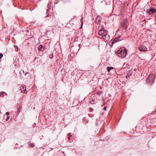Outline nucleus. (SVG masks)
Segmentation results:
<instances>
[{
  "label": "nucleus",
  "instance_id": "nucleus-1",
  "mask_svg": "<svg viewBox=\"0 0 156 156\" xmlns=\"http://www.w3.org/2000/svg\"><path fill=\"white\" fill-rule=\"evenodd\" d=\"M115 53L119 57L124 58L126 55L127 50L124 48H119Z\"/></svg>",
  "mask_w": 156,
  "mask_h": 156
},
{
  "label": "nucleus",
  "instance_id": "nucleus-2",
  "mask_svg": "<svg viewBox=\"0 0 156 156\" xmlns=\"http://www.w3.org/2000/svg\"><path fill=\"white\" fill-rule=\"evenodd\" d=\"M154 77L155 75L154 74H150L146 79V82L148 83H152L154 81Z\"/></svg>",
  "mask_w": 156,
  "mask_h": 156
},
{
  "label": "nucleus",
  "instance_id": "nucleus-3",
  "mask_svg": "<svg viewBox=\"0 0 156 156\" xmlns=\"http://www.w3.org/2000/svg\"><path fill=\"white\" fill-rule=\"evenodd\" d=\"M98 34L101 36L103 39L106 38V36L107 34V32L103 30H101L98 32Z\"/></svg>",
  "mask_w": 156,
  "mask_h": 156
},
{
  "label": "nucleus",
  "instance_id": "nucleus-4",
  "mask_svg": "<svg viewBox=\"0 0 156 156\" xmlns=\"http://www.w3.org/2000/svg\"><path fill=\"white\" fill-rule=\"evenodd\" d=\"M147 12L149 13V15H153L156 12V9L154 8H152L149 10H147Z\"/></svg>",
  "mask_w": 156,
  "mask_h": 156
},
{
  "label": "nucleus",
  "instance_id": "nucleus-5",
  "mask_svg": "<svg viewBox=\"0 0 156 156\" xmlns=\"http://www.w3.org/2000/svg\"><path fill=\"white\" fill-rule=\"evenodd\" d=\"M127 20L126 19H124L123 21L122 22L121 26L123 27L124 28L126 29L127 27Z\"/></svg>",
  "mask_w": 156,
  "mask_h": 156
},
{
  "label": "nucleus",
  "instance_id": "nucleus-6",
  "mask_svg": "<svg viewBox=\"0 0 156 156\" xmlns=\"http://www.w3.org/2000/svg\"><path fill=\"white\" fill-rule=\"evenodd\" d=\"M138 49L140 51H147V48L145 46L142 45L141 46L138 47Z\"/></svg>",
  "mask_w": 156,
  "mask_h": 156
},
{
  "label": "nucleus",
  "instance_id": "nucleus-7",
  "mask_svg": "<svg viewBox=\"0 0 156 156\" xmlns=\"http://www.w3.org/2000/svg\"><path fill=\"white\" fill-rule=\"evenodd\" d=\"M120 37H118L115 38H114V40L112 42H110L109 43V45H112L113 43H115V42H117L119 41V39L120 38Z\"/></svg>",
  "mask_w": 156,
  "mask_h": 156
},
{
  "label": "nucleus",
  "instance_id": "nucleus-8",
  "mask_svg": "<svg viewBox=\"0 0 156 156\" xmlns=\"http://www.w3.org/2000/svg\"><path fill=\"white\" fill-rule=\"evenodd\" d=\"M97 99L94 97L91 98L90 101V103L91 104H94L97 103Z\"/></svg>",
  "mask_w": 156,
  "mask_h": 156
},
{
  "label": "nucleus",
  "instance_id": "nucleus-9",
  "mask_svg": "<svg viewBox=\"0 0 156 156\" xmlns=\"http://www.w3.org/2000/svg\"><path fill=\"white\" fill-rule=\"evenodd\" d=\"M26 86L25 85H23L20 87V90H21L22 92H23V93H27V92H25V91L26 90Z\"/></svg>",
  "mask_w": 156,
  "mask_h": 156
},
{
  "label": "nucleus",
  "instance_id": "nucleus-10",
  "mask_svg": "<svg viewBox=\"0 0 156 156\" xmlns=\"http://www.w3.org/2000/svg\"><path fill=\"white\" fill-rule=\"evenodd\" d=\"M5 94L6 95H7V94L5 92H3V91H2L0 92V97H4V95H3V94Z\"/></svg>",
  "mask_w": 156,
  "mask_h": 156
},
{
  "label": "nucleus",
  "instance_id": "nucleus-11",
  "mask_svg": "<svg viewBox=\"0 0 156 156\" xmlns=\"http://www.w3.org/2000/svg\"><path fill=\"white\" fill-rule=\"evenodd\" d=\"M111 70H112L113 71H115V70L114 68L113 67H108V72H109Z\"/></svg>",
  "mask_w": 156,
  "mask_h": 156
},
{
  "label": "nucleus",
  "instance_id": "nucleus-12",
  "mask_svg": "<svg viewBox=\"0 0 156 156\" xmlns=\"http://www.w3.org/2000/svg\"><path fill=\"white\" fill-rule=\"evenodd\" d=\"M42 48H43V46H42V45H39V46L38 48V50L40 51H42Z\"/></svg>",
  "mask_w": 156,
  "mask_h": 156
},
{
  "label": "nucleus",
  "instance_id": "nucleus-13",
  "mask_svg": "<svg viewBox=\"0 0 156 156\" xmlns=\"http://www.w3.org/2000/svg\"><path fill=\"white\" fill-rule=\"evenodd\" d=\"M49 8L48 7V9L47 10V13L48 14V15L47 16H45L46 17H47L48 16V14H49V12H50L49 10Z\"/></svg>",
  "mask_w": 156,
  "mask_h": 156
},
{
  "label": "nucleus",
  "instance_id": "nucleus-14",
  "mask_svg": "<svg viewBox=\"0 0 156 156\" xmlns=\"http://www.w3.org/2000/svg\"><path fill=\"white\" fill-rule=\"evenodd\" d=\"M30 146L31 147H34V144L33 143H30Z\"/></svg>",
  "mask_w": 156,
  "mask_h": 156
},
{
  "label": "nucleus",
  "instance_id": "nucleus-15",
  "mask_svg": "<svg viewBox=\"0 0 156 156\" xmlns=\"http://www.w3.org/2000/svg\"><path fill=\"white\" fill-rule=\"evenodd\" d=\"M101 91H98L97 92V94H98L99 96H100L101 95Z\"/></svg>",
  "mask_w": 156,
  "mask_h": 156
},
{
  "label": "nucleus",
  "instance_id": "nucleus-16",
  "mask_svg": "<svg viewBox=\"0 0 156 156\" xmlns=\"http://www.w3.org/2000/svg\"><path fill=\"white\" fill-rule=\"evenodd\" d=\"M101 21L100 19L99 18H97L96 19V21L98 22L99 23Z\"/></svg>",
  "mask_w": 156,
  "mask_h": 156
},
{
  "label": "nucleus",
  "instance_id": "nucleus-17",
  "mask_svg": "<svg viewBox=\"0 0 156 156\" xmlns=\"http://www.w3.org/2000/svg\"><path fill=\"white\" fill-rule=\"evenodd\" d=\"M14 46L15 50L16 51H17L18 50V47L17 46H16L15 45H14Z\"/></svg>",
  "mask_w": 156,
  "mask_h": 156
},
{
  "label": "nucleus",
  "instance_id": "nucleus-18",
  "mask_svg": "<svg viewBox=\"0 0 156 156\" xmlns=\"http://www.w3.org/2000/svg\"><path fill=\"white\" fill-rule=\"evenodd\" d=\"M3 56V54L2 53H1L0 54V59H1L2 57Z\"/></svg>",
  "mask_w": 156,
  "mask_h": 156
},
{
  "label": "nucleus",
  "instance_id": "nucleus-19",
  "mask_svg": "<svg viewBox=\"0 0 156 156\" xmlns=\"http://www.w3.org/2000/svg\"><path fill=\"white\" fill-rule=\"evenodd\" d=\"M9 118H10L9 116H8L6 118V121H8V120L9 119Z\"/></svg>",
  "mask_w": 156,
  "mask_h": 156
},
{
  "label": "nucleus",
  "instance_id": "nucleus-20",
  "mask_svg": "<svg viewBox=\"0 0 156 156\" xmlns=\"http://www.w3.org/2000/svg\"><path fill=\"white\" fill-rule=\"evenodd\" d=\"M9 114V112H7L6 113V115H8Z\"/></svg>",
  "mask_w": 156,
  "mask_h": 156
},
{
  "label": "nucleus",
  "instance_id": "nucleus-21",
  "mask_svg": "<svg viewBox=\"0 0 156 156\" xmlns=\"http://www.w3.org/2000/svg\"><path fill=\"white\" fill-rule=\"evenodd\" d=\"M107 109V107L106 106H105L104 108L103 109L105 110Z\"/></svg>",
  "mask_w": 156,
  "mask_h": 156
},
{
  "label": "nucleus",
  "instance_id": "nucleus-22",
  "mask_svg": "<svg viewBox=\"0 0 156 156\" xmlns=\"http://www.w3.org/2000/svg\"><path fill=\"white\" fill-rule=\"evenodd\" d=\"M81 21H82V25L83 23V18L82 17V18L81 19Z\"/></svg>",
  "mask_w": 156,
  "mask_h": 156
},
{
  "label": "nucleus",
  "instance_id": "nucleus-23",
  "mask_svg": "<svg viewBox=\"0 0 156 156\" xmlns=\"http://www.w3.org/2000/svg\"><path fill=\"white\" fill-rule=\"evenodd\" d=\"M68 134V135L69 137H71L72 136V135L70 133H69Z\"/></svg>",
  "mask_w": 156,
  "mask_h": 156
},
{
  "label": "nucleus",
  "instance_id": "nucleus-24",
  "mask_svg": "<svg viewBox=\"0 0 156 156\" xmlns=\"http://www.w3.org/2000/svg\"><path fill=\"white\" fill-rule=\"evenodd\" d=\"M93 108H90V111L92 112L93 111Z\"/></svg>",
  "mask_w": 156,
  "mask_h": 156
},
{
  "label": "nucleus",
  "instance_id": "nucleus-25",
  "mask_svg": "<svg viewBox=\"0 0 156 156\" xmlns=\"http://www.w3.org/2000/svg\"><path fill=\"white\" fill-rule=\"evenodd\" d=\"M28 73H29V72H26V73H25V75H27V74Z\"/></svg>",
  "mask_w": 156,
  "mask_h": 156
},
{
  "label": "nucleus",
  "instance_id": "nucleus-26",
  "mask_svg": "<svg viewBox=\"0 0 156 156\" xmlns=\"http://www.w3.org/2000/svg\"><path fill=\"white\" fill-rule=\"evenodd\" d=\"M23 73H24V72L23 70Z\"/></svg>",
  "mask_w": 156,
  "mask_h": 156
},
{
  "label": "nucleus",
  "instance_id": "nucleus-27",
  "mask_svg": "<svg viewBox=\"0 0 156 156\" xmlns=\"http://www.w3.org/2000/svg\"><path fill=\"white\" fill-rule=\"evenodd\" d=\"M33 126H35V125H34Z\"/></svg>",
  "mask_w": 156,
  "mask_h": 156
},
{
  "label": "nucleus",
  "instance_id": "nucleus-28",
  "mask_svg": "<svg viewBox=\"0 0 156 156\" xmlns=\"http://www.w3.org/2000/svg\"><path fill=\"white\" fill-rule=\"evenodd\" d=\"M33 126H35V125H34Z\"/></svg>",
  "mask_w": 156,
  "mask_h": 156
},
{
  "label": "nucleus",
  "instance_id": "nucleus-29",
  "mask_svg": "<svg viewBox=\"0 0 156 156\" xmlns=\"http://www.w3.org/2000/svg\"><path fill=\"white\" fill-rule=\"evenodd\" d=\"M107 43H106V46L107 45Z\"/></svg>",
  "mask_w": 156,
  "mask_h": 156
},
{
  "label": "nucleus",
  "instance_id": "nucleus-30",
  "mask_svg": "<svg viewBox=\"0 0 156 156\" xmlns=\"http://www.w3.org/2000/svg\"><path fill=\"white\" fill-rule=\"evenodd\" d=\"M105 43H106V41H105Z\"/></svg>",
  "mask_w": 156,
  "mask_h": 156
},
{
  "label": "nucleus",
  "instance_id": "nucleus-31",
  "mask_svg": "<svg viewBox=\"0 0 156 156\" xmlns=\"http://www.w3.org/2000/svg\"><path fill=\"white\" fill-rule=\"evenodd\" d=\"M155 16H156V14Z\"/></svg>",
  "mask_w": 156,
  "mask_h": 156
}]
</instances>
